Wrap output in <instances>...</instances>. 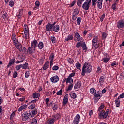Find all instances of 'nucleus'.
Here are the masks:
<instances>
[{
    "label": "nucleus",
    "mask_w": 124,
    "mask_h": 124,
    "mask_svg": "<svg viewBox=\"0 0 124 124\" xmlns=\"http://www.w3.org/2000/svg\"><path fill=\"white\" fill-rule=\"evenodd\" d=\"M92 72V65L90 63L85 62L83 66L81 75L85 76V74L91 73Z\"/></svg>",
    "instance_id": "1"
},
{
    "label": "nucleus",
    "mask_w": 124,
    "mask_h": 124,
    "mask_svg": "<svg viewBox=\"0 0 124 124\" xmlns=\"http://www.w3.org/2000/svg\"><path fill=\"white\" fill-rule=\"evenodd\" d=\"M109 111L110 109H107L106 111L102 112L99 114V119L102 120V119H106L108 117V114H109Z\"/></svg>",
    "instance_id": "2"
},
{
    "label": "nucleus",
    "mask_w": 124,
    "mask_h": 124,
    "mask_svg": "<svg viewBox=\"0 0 124 124\" xmlns=\"http://www.w3.org/2000/svg\"><path fill=\"white\" fill-rule=\"evenodd\" d=\"M97 43H98V38L94 37L92 40L93 48H95V49H97L99 47Z\"/></svg>",
    "instance_id": "3"
},
{
    "label": "nucleus",
    "mask_w": 124,
    "mask_h": 124,
    "mask_svg": "<svg viewBox=\"0 0 124 124\" xmlns=\"http://www.w3.org/2000/svg\"><path fill=\"white\" fill-rule=\"evenodd\" d=\"M23 119H24V120H31V118H32V115H31V112L29 111V112H25L22 115Z\"/></svg>",
    "instance_id": "4"
},
{
    "label": "nucleus",
    "mask_w": 124,
    "mask_h": 124,
    "mask_svg": "<svg viewBox=\"0 0 124 124\" xmlns=\"http://www.w3.org/2000/svg\"><path fill=\"white\" fill-rule=\"evenodd\" d=\"M74 37H75L74 40L75 41H76V42L77 41H79V42H81V41H82V37H81V36L80 35V34H79L78 32H77L75 33Z\"/></svg>",
    "instance_id": "5"
},
{
    "label": "nucleus",
    "mask_w": 124,
    "mask_h": 124,
    "mask_svg": "<svg viewBox=\"0 0 124 124\" xmlns=\"http://www.w3.org/2000/svg\"><path fill=\"white\" fill-rule=\"evenodd\" d=\"M88 1L89 0H86L82 5V8H83L84 10H89L90 8V4L88 3Z\"/></svg>",
    "instance_id": "6"
},
{
    "label": "nucleus",
    "mask_w": 124,
    "mask_h": 124,
    "mask_svg": "<svg viewBox=\"0 0 124 124\" xmlns=\"http://www.w3.org/2000/svg\"><path fill=\"white\" fill-rule=\"evenodd\" d=\"M59 76L56 75L50 78V81L52 83H57V82H59Z\"/></svg>",
    "instance_id": "7"
},
{
    "label": "nucleus",
    "mask_w": 124,
    "mask_h": 124,
    "mask_svg": "<svg viewBox=\"0 0 124 124\" xmlns=\"http://www.w3.org/2000/svg\"><path fill=\"white\" fill-rule=\"evenodd\" d=\"M117 28L122 29L124 28V21L123 20H119L117 23Z\"/></svg>",
    "instance_id": "8"
},
{
    "label": "nucleus",
    "mask_w": 124,
    "mask_h": 124,
    "mask_svg": "<svg viewBox=\"0 0 124 124\" xmlns=\"http://www.w3.org/2000/svg\"><path fill=\"white\" fill-rule=\"evenodd\" d=\"M35 51V50H34V48L32 46H29L27 50L30 55H32Z\"/></svg>",
    "instance_id": "9"
},
{
    "label": "nucleus",
    "mask_w": 124,
    "mask_h": 124,
    "mask_svg": "<svg viewBox=\"0 0 124 124\" xmlns=\"http://www.w3.org/2000/svg\"><path fill=\"white\" fill-rule=\"evenodd\" d=\"M80 121V115L77 114L76 118H75L73 123L72 124H78Z\"/></svg>",
    "instance_id": "10"
},
{
    "label": "nucleus",
    "mask_w": 124,
    "mask_h": 124,
    "mask_svg": "<svg viewBox=\"0 0 124 124\" xmlns=\"http://www.w3.org/2000/svg\"><path fill=\"white\" fill-rule=\"evenodd\" d=\"M102 2H103V0H98L96 3V5L99 9H101L102 8Z\"/></svg>",
    "instance_id": "11"
},
{
    "label": "nucleus",
    "mask_w": 124,
    "mask_h": 124,
    "mask_svg": "<svg viewBox=\"0 0 124 124\" xmlns=\"http://www.w3.org/2000/svg\"><path fill=\"white\" fill-rule=\"evenodd\" d=\"M53 28L54 27L52 26V24H51L50 23H48L46 27V31H52V29L53 31Z\"/></svg>",
    "instance_id": "12"
},
{
    "label": "nucleus",
    "mask_w": 124,
    "mask_h": 124,
    "mask_svg": "<svg viewBox=\"0 0 124 124\" xmlns=\"http://www.w3.org/2000/svg\"><path fill=\"white\" fill-rule=\"evenodd\" d=\"M31 47L34 48V50H35V48L37 47V41L36 40H34L31 43Z\"/></svg>",
    "instance_id": "13"
},
{
    "label": "nucleus",
    "mask_w": 124,
    "mask_h": 124,
    "mask_svg": "<svg viewBox=\"0 0 124 124\" xmlns=\"http://www.w3.org/2000/svg\"><path fill=\"white\" fill-rule=\"evenodd\" d=\"M67 102H68V94H67L65 95L63 100V105H66Z\"/></svg>",
    "instance_id": "14"
},
{
    "label": "nucleus",
    "mask_w": 124,
    "mask_h": 124,
    "mask_svg": "<svg viewBox=\"0 0 124 124\" xmlns=\"http://www.w3.org/2000/svg\"><path fill=\"white\" fill-rule=\"evenodd\" d=\"M16 60L15 59H12V60H10L9 63L7 65V68L10 67L12 64H14V62H16Z\"/></svg>",
    "instance_id": "15"
},
{
    "label": "nucleus",
    "mask_w": 124,
    "mask_h": 124,
    "mask_svg": "<svg viewBox=\"0 0 124 124\" xmlns=\"http://www.w3.org/2000/svg\"><path fill=\"white\" fill-rule=\"evenodd\" d=\"M27 107H28V105H26V104L21 106L18 109V112H22V111H23V110H25V109H26V108H27Z\"/></svg>",
    "instance_id": "16"
},
{
    "label": "nucleus",
    "mask_w": 124,
    "mask_h": 124,
    "mask_svg": "<svg viewBox=\"0 0 124 124\" xmlns=\"http://www.w3.org/2000/svg\"><path fill=\"white\" fill-rule=\"evenodd\" d=\"M59 31H60V26L59 25H56L53 28V31H55V32H59Z\"/></svg>",
    "instance_id": "17"
},
{
    "label": "nucleus",
    "mask_w": 124,
    "mask_h": 124,
    "mask_svg": "<svg viewBox=\"0 0 124 124\" xmlns=\"http://www.w3.org/2000/svg\"><path fill=\"white\" fill-rule=\"evenodd\" d=\"M80 87H81V81H78L75 85L74 89L76 90V89H80Z\"/></svg>",
    "instance_id": "18"
},
{
    "label": "nucleus",
    "mask_w": 124,
    "mask_h": 124,
    "mask_svg": "<svg viewBox=\"0 0 124 124\" xmlns=\"http://www.w3.org/2000/svg\"><path fill=\"white\" fill-rule=\"evenodd\" d=\"M48 68H49V62L47 61L44 65L43 69V70H46V69H48Z\"/></svg>",
    "instance_id": "19"
},
{
    "label": "nucleus",
    "mask_w": 124,
    "mask_h": 124,
    "mask_svg": "<svg viewBox=\"0 0 124 124\" xmlns=\"http://www.w3.org/2000/svg\"><path fill=\"white\" fill-rule=\"evenodd\" d=\"M82 47V49L83 51H85V52H87V50H88V47H87V45L86 44V43L85 42H83L82 45H81Z\"/></svg>",
    "instance_id": "20"
},
{
    "label": "nucleus",
    "mask_w": 124,
    "mask_h": 124,
    "mask_svg": "<svg viewBox=\"0 0 124 124\" xmlns=\"http://www.w3.org/2000/svg\"><path fill=\"white\" fill-rule=\"evenodd\" d=\"M86 0H78L77 2V5L79 6V7H82V4H83V2L85 1Z\"/></svg>",
    "instance_id": "21"
},
{
    "label": "nucleus",
    "mask_w": 124,
    "mask_h": 124,
    "mask_svg": "<svg viewBox=\"0 0 124 124\" xmlns=\"http://www.w3.org/2000/svg\"><path fill=\"white\" fill-rule=\"evenodd\" d=\"M21 66V68H22V69H27V68H28V66H29V64H28V63L25 62V64H20Z\"/></svg>",
    "instance_id": "22"
},
{
    "label": "nucleus",
    "mask_w": 124,
    "mask_h": 124,
    "mask_svg": "<svg viewBox=\"0 0 124 124\" xmlns=\"http://www.w3.org/2000/svg\"><path fill=\"white\" fill-rule=\"evenodd\" d=\"M73 39V35H69L65 38V40L66 41H69V40H72Z\"/></svg>",
    "instance_id": "23"
},
{
    "label": "nucleus",
    "mask_w": 124,
    "mask_h": 124,
    "mask_svg": "<svg viewBox=\"0 0 124 124\" xmlns=\"http://www.w3.org/2000/svg\"><path fill=\"white\" fill-rule=\"evenodd\" d=\"M70 96L71 98H73V99H75V98H76L77 97V95L75 93H69Z\"/></svg>",
    "instance_id": "24"
},
{
    "label": "nucleus",
    "mask_w": 124,
    "mask_h": 124,
    "mask_svg": "<svg viewBox=\"0 0 124 124\" xmlns=\"http://www.w3.org/2000/svg\"><path fill=\"white\" fill-rule=\"evenodd\" d=\"M72 84L73 83V79L70 78H67L66 79V83Z\"/></svg>",
    "instance_id": "25"
},
{
    "label": "nucleus",
    "mask_w": 124,
    "mask_h": 124,
    "mask_svg": "<svg viewBox=\"0 0 124 124\" xmlns=\"http://www.w3.org/2000/svg\"><path fill=\"white\" fill-rule=\"evenodd\" d=\"M121 101H120V97H118L116 100H115V104L116 107H119L120 106V103Z\"/></svg>",
    "instance_id": "26"
},
{
    "label": "nucleus",
    "mask_w": 124,
    "mask_h": 124,
    "mask_svg": "<svg viewBox=\"0 0 124 124\" xmlns=\"http://www.w3.org/2000/svg\"><path fill=\"white\" fill-rule=\"evenodd\" d=\"M54 58H55V55H54L53 53H51L49 58V60H50V62H53Z\"/></svg>",
    "instance_id": "27"
},
{
    "label": "nucleus",
    "mask_w": 124,
    "mask_h": 124,
    "mask_svg": "<svg viewBox=\"0 0 124 124\" xmlns=\"http://www.w3.org/2000/svg\"><path fill=\"white\" fill-rule=\"evenodd\" d=\"M73 14L78 16L79 14V9L75 8L74 10Z\"/></svg>",
    "instance_id": "28"
},
{
    "label": "nucleus",
    "mask_w": 124,
    "mask_h": 124,
    "mask_svg": "<svg viewBox=\"0 0 124 124\" xmlns=\"http://www.w3.org/2000/svg\"><path fill=\"white\" fill-rule=\"evenodd\" d=\"M40 96V94L38 93H33V98H38Z\"/></svg>",
    "instance_id": "29"
},
{
    "label": "nucleus",
    "mask_w": 124,
    "mask_h": 124,
    "mask_svg": "<svg viewBox=\"0 0 124 124\" xmlns=\"http://www.w3.org/2000/svg\"><path fill=\"white\" fill-rule=\"evenodd\" d=\"M98 0H92V6L95 7V5H96V2Z\"/></svg>",
    "instance_id": "30"
},
{
    "label": "nucleus",
    "mask_w": 124,
    "mask_h": 124,
    "mask_svg": "<svg viewBox=\"0 0 124 124\" xmlns=\"http://www.w3.org/2000/svg\"><path fill=\"white\" fill-rule=\"evenodd\" d=\"M38 46L39 49H43L44 45H43V43L42 42H40L39 43V44L38 45Z\"/></svg>",
    "instance_id": "31"
},
{
    "label": "nucleus",
    "mask_w": 124,
    "mask_h": 124,
    "mask_svg": "<svg viewBox=\"0 0 124 124\" xmlns=\"http://www.w3.org/2000/svg\"><path fill=\"white\" fill-rule=\"evenodd\" d=\"M67 62L70 64H73V62H74V61L71 58H67Z\"/></svg>",
    "instance_id": "32"
},
{
    "label": "nucleus",
    "mask_w": 124,
    "mask_h": 124,
    "mask_svg": "<svg viewBox=\"0 0 124 124\" xmlns=\"http://www.w3.org/2000/svg\"><path fill=\"white\" fill-rule=\"evenodd\" d=\"M103 61L104 62L106 63L107 62H109V61H110V58L108 57H105V58H104L103 59Z\"/></svg>",
    "instance_id": "33"
},
{
    "label": "nucleus",
    "mask_w": 124,
    "mask_h": 124,
    "mask_svg": "<svg viewBox=\"0 0 124 124\" xmlns=\"http://www.w3.org/2000/svg\"><path fill=\"white\" fill-rule=\"evenodd\" d=\"M104 79H105V78H104V77L103 76L100 77V79H99V83H100V84H101V83L103 84V82H104Z\"/></svg>",
    "instance_id": "34"
},
{
    "label": "nucleus",
    "mask_w": 124,
    "mask_h": 124,
    "mask_svg": "<svg viewBox=\"0 0 124 124\" xmlns=\"http://www.w3.org/2000/svg\"><path fill=\"white\" fill-rule=\"evenodd\" d=\"M36 114H37V109L33 110L32 111V114H31V115L32 116V117H34V116H35Z\"/></svg>",
    "instance_id": "35"
},
{
    "label": "nucleus",
    "mask_w": 124,
    "mask_h": 124,
    "mask_svg": "<svg viewBox=\"0 0 124 124\" xmlns=\"http://www.w3.org/2000/svg\"><path fill=\"white\" fill-rule=\"evenodd\" d=\"M24 32L29 33V27L25 25Z\"/></svg>",
    "instance_id": "36"
},
{
    "label": "nucleus",
    "mask_w": 124,
    "mask_h": 124,
    "mask_svg": "<svg viewBox=\"0 0 124 124\" xmlns=\"http://www.w3.org/2000/svg\"><path fill=\"white\" fill-rule=\"evenodd\" d=\"M37 124V120L34 118L31 120V124Z\"/></svg>",
    "instance_id": "37"
},
{
    "label": "nucleus",
    "mask_w": 124,
    "mask_h": 124,
    "mask_svg": "<svg viewBox=\"0 0 124 124\" xmlns=\"http://www.w3.org/2000/svg\"><path fill=\"white\" fill-rule=\"evenodd\" d=\"M76 67L77 68V69H80V68H81V64H80L79 62H77L76 64Z\"/></svg>",
    "instance_id": "38"
},
{
    "label": "nucleus",
    "mask_w": 124,
    "mask_h": 124,
    "mask_svg": "<svg viewBox=\"0 0 124 124\" xmlns=\"http://www.w3.org/2000/svg\"><path fill=\"white\" fill-rule=\"evenodd\" d=\"M57 95H62V89H61L59 91L57 92Z\"/></svg>",
    "instance_id": "39"
},
{
    "label": "nucleus",
    "mask_w": 124,
    "mask_h": 124,
    "mask_svg": "<svg viewBox=\"0 0 124 124\" xmlns=\"http://www.w3.org/2000/svg\"><path fill=\"white\" fill-rule=\"evenodd\" d=\"M54 118V120L57 121L59 118H60V114L58 113L53 116Z\"/></svg>",
    "instance_id": "40"
},
{
    "label": "nucleus",
    "mask_w": 124,
    "mask_h": 124,
    "mask_svg": "<svg viewBox=\"0 0 124 124\" xmlns=\"http://www.w3.org/2000/svg\"><path fill=\"white\" fill-rule=\"evenodd\" d=\"M107 36V34H106V32H103L102 33V39H105L106 38V37Z\"/></svg>",
    "instance_id": "41"
},
{
    "label": "nucleus",
    "mask_w": 124,
    "mask_h": 124,
    "mask_svg": "<svg viewBox=\"0 0 124 124\" xmlns=\"http://www.w3.org/2000/svg\"><path fill=\"white\" fill-rule=\"evenodd\" d=\"M90 92L91 93H92V94L94 93H96V90H95V89H94V88H91L90 90Z\"/></svg>",
    "instance_id": "42"
},
{
    "label": "nucleus",
    "mask_w": 124,
    "mask_h": 124,
    "mask_svg": "<svg viewBox=\"0 0 124 124\" xmlns=\"http://www.w3.org/2000/svg\"><path fill=\"white\" fill-rule=\"evenodd\" d=\"M72 88H73V84L69 85L68 87L67 92L68 91H71V90H72Z\"/></svg>",
    "instance_id": "43"
},
{
    "label": "nucleus",
    "mask_w": 124,
    "mask_h": 124,
    "mask_svg": "<svg viewBox=\"0 0 124 124\" xmlns=\"http://www.w3.org/2000/svg\"><path fill=\"white\" fill-rule=\"evenodd\" d=\"M16 48L21 52V51H22V45H18L16 46Z\"/></svg>",
    "instance_id": "44"
},
{
    "label": "nucleus",
    "mask_w": 124,
    "mask_h": 124,
    "mask_svg": "<svg viewBox=\"0 0 124 124\" xmlns=\"http://www.w3.org/2000/svg\"><path fill=\"white\" fill-rule=\"evenodd\" d=\"M35 4L36 6L35 8L37 9L39 7V5H40L39 1H36L35 3Z\"/></svg>",
    "instance_id": "45"
},
{
    "label": "nucleus",
    "mask_w": 124,
    "mask_h": 124,
    "mask_svg": "<svg viewBox=\"0 0 124 124\" xmlns=\"http://www.w3.org/2000/svg\"><path fill=\"white\" fill-rule=\"evenodd\" d=\"M51 40L52 43H56V38L54 36L51 37Z\"/></svg>",
    "instance_id": "46"
},
{
    "label": "nucleus",
    "mask_w": 124,
    "mask_h": 124,
    "mask_svg": "<svg viewBox=\"0 0 124 124\" xmlns=\"http://www.w3.org/2000/svg\"><path fill=\"white\" fill-rule=\"evenodd\" d=\"M105 18V14H103L102 16H101V18L100 19V21L102 22L103 19Z\"/></svg>",
    "instance_id": "47"
},
{
    "label": "nucleus",
    "mask_w": 124,
    "mask_h": 124,
    "mask_svg": "<svg viewBox=\"0 0 124 124\" xmlns=\"http://www.w3.org/2000/svg\"><path fill=\"white\" fill-rule=\"evenodd\" d=\"M77 23L78 25H80L81 24V18L78 17L77 19Z\"/></svg>",
    "instance_id": "48"
},
{
    "label": "nucleus",
    "mask_w": 124,
    "mask_h": 124,
    "mask_svg": "<svg viewBox=\"0 0 124 124\" xmlns=\"http://www.w3.org/2000/svg\"><path fill=\"white\" fill-rule=\"evenodd\" d=\"M29 109H34L35 108V104H31L29 107Z\"/></svg>",
    "instance_id": "49"
},
{
    "label": "nucleus",
    "mask_w": 124,
    "mask_h": 124,
    "mask_svg": "<svg viewBox=\"0 0 124 124\" xmlns=\"http://www.w3.org/2000/svg\"><path fill=\"white\" fill-rule=\"evenodd\" d=\"M76 46L77 48H80V46H82V43H81V42H78Z\"/></svg>",
    "instance_id": "50"
},
{
    "label": "nucleus",
    "mask_w": 124,
    "mask_h": 124,
    "mask_svg": "<svg viewBox=\"0 0 124 124\" xmlns=\"http://www.w3.org/2000/svg\"><path fill=\"white\" fill-rule=\"evenodd\" d=\"M54 123H55V119L52 118L49 121L48 124H54Z\"/></svg>",
    "instance_id": "51"
},
{
    "label": "nucleus",
    "mask_w": 124,
    "mask_h": 124,
    "mask_svg": "<svg viewBox=\"0 0 124 124\" xmlns=\"http://www.w3.org/2000/svg\"><path fill=\"white\" fill-rule=\"evenodd\" d=\"M57 109H58V105L55 104L53 107V110H54V111H56Z\"/></svg>",
    "instance_id": "52"
},
{
    "label": "nucleus",
    "mask_w": 124,
    "mask_h": 124,
    "mask_svg": "<svg viewBox=\"0 0 124 124\" xmlns=\"http://www.w3.org/2000/svg\"><path fill=\"white\" fill-rule=\"evenodd\" d=\"M17 76H18V73H17V72H16L13 75V78H16V77H17Z\"/></svg>",
    "instance_id": "53"
},
{
    "label": "nucleus",
    "mask_w": 124,
    "mask_h": 124,
    "mask_svg": "<svg viewBox=\"0 0 124 124\" xmlns=\"http://www.w3.org/2000/svg\"><path fill=\"white\" fill-rule=\"evenodd\" d=\"M9 5H10V6H11V7H12V6L14 5V2H13V1H10L9 3Z\"/></svg>",
    "instance_id": "54"
},
{
    "label": "nucleus",
    "mask_w": 124,
    "mask_h": 124,
    "mask_svg": "<svg viewBox=\"0 0 124 124\" xmlns=\"http://www.w3.org/2000/svg\"><path fill=\"white\" fill-rule=\"evenodd\" d=\"M3 19H7V13H5L3 14Z\"/></svg>",
    "instance_id": "55"
},
{
    "label": "nucleus",
    "mask_w": 124,
    "mask_h": 124,
    "mask_svg": "<svg viewBox=\"0 0 124 124\" xmlns=\"http://www.w3.org/2000/svg\"><path fill=\"white\" fill-rule=\"evenodd\" d=\"M28 33H29L24 32V35H23V37L25 38V39H28Z\"/></svg>",
    "instance_id": "56"
},
{
    "label": "nucleus",
    "mask_w": 124,
    "mask_h": 124,
    "mask_svg": "<svg viewBox=\"0 0 124 124\" xmlns=\"http://www.w3.org/2000/svg\"><path fill=\"white\" fill-rule=\"evenodd\" d=\"M75 75V73H72L69 75V76L68 78H71V77H73Z\"/></svg>",
    "instance_id": "57"
},
{
    "label": "nucleus",
    "mask_w": 124,
    "mask_h": 124,
    "mask_svg": "<svg viewBox=\"0 0 124 124\" xmlns=\"http://www.w3.org/2000/svg\"><path fill=\"white\" fill-rule=\"evenodd\" d=\"M52 69L53 70H55V71L58 70V69H59V66L55 65L53 67Z\"/></svg>",
    "instance_id": "58"
},
{
    "label": "nucleus",
    "mask_w": 124,
    "mask_h": 124,
    "mask_svg": "<svg viewBox=\"0 0 124 124\" xmlns=\"http://www.w3.org/2000/svg\"><path fill=\"white\" fill-rule=\"evenodd\" d=\"M13 40V42L14 43H15V44H17V38H15L12 39Z\"/></svg>",
    "instance_id": "59"
},
{
    "label": "nucleus",
    "mask_w": 124,
    "mask_h": 124,
    "mask_svg": "<svg viewBox=\"0 0 124 124\" xmlns=\"http://www.w3.org/2000/svg\"><path fill=\"white\" fill-rule=\"evenodd\" d=\"M77 15H75L74 14H73V16H72V19L74 21H75V20H76L77 18Z\"/></svg>",
    "instance_id": "60"
},
{
    "label": "nucleus",
    "mask_w": 124,
    "mask_h": 124,
    "mask_svg": "<svg viewBox=\"0 0 124 124\" xmlns=\"http://www.w3.org/2000/svg\"><path fill=\"white\" fill-rule=\"evenodd\" d=\"M14 116H15V112H13L10 116V119L11 120H12L13 118H14Z\"/></svg>",
    "instance_id": "61"
},
{
    "label": "nucleus",
    "mask_w": 124,
    "mask_h": 124,
    "mask_svg": "<svg viewBox=\"0 0 124 124\" xmlns=\"http://www.w3.org/2000/svg\"><path fill=\"white\" fill-rule=\"evenodd\" d=\"M21 68H22V67L21 66V64L19 65H17L16 67V70H20V69H21Z\"/></svg>",
    "instance_id": "62"
},
{
    "label": "nucleus",
    "mask_w": 124,
    "mask_h": 124,
    "mask_svg": "<svg viewBox=\"0 0 124 124\" xmlns=\"http://www.w3.org/2000/svg\"><path fill=\"white\" fill-rule=\"evenodd\" d=\"M112 8L113 10H115L116 9V2H115L112 5Z\"/></svg>",
    "instance_id": "63"
},
{
    "label": "nucleus",
    "mask_w": 124,
    "mask_h": 124,
    "mask_svg": "<svg viewBox=\"0 0 124 124\" xmlns=\"http://www.w3.org/2000/svg\"><path fill=\"white\" fill-rule=\"evenodd\" d=\"M119 97H120V98H124V92L120 95Z\"/></svg>",
    "instance_id": "64"
}]
</instances>
